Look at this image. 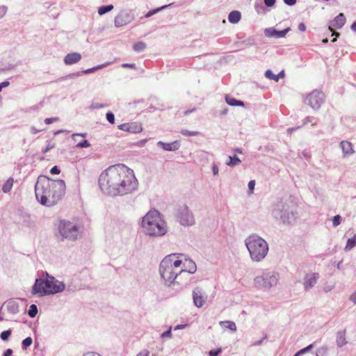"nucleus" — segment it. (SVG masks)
Wrapping results in <instances>:
<instances>
[{"instance_id":"nucleus-52","label":"nucleus","mask_w":356,"mask_h":356,"mask_svg":"<svg viewBox=\"0 0 356 356\" xmlns=\"http://www.w3.org/2000/svg\"><path fill=\"white\" fill-rule=\"evenodd\" d=\"M10 85V82L8 81H5L0 83V92L2 90L3 88H6Z\"/></svg>"},{"instance_id":"nucleus-4","label":"nucleus","mask_w":356,"mask_h":356,"mask_svg":"<svg viewBox=\"0 0 356 356\" xmlns=\"http://www.w3.org/2000/svg\"><path fill=\"white\" fill-rule=\"evenodd\" d=\"M271 214L282 223L291 225L298 217L297 205L291 197L283 198L273 205Z\"/></svg>"},{"instance_id":"nucleus-51","label":"nucleus","mask_w":356,"mask_h":356,"mask_svg":"<svg viewBox=\"0 0 356 356\" xmlns=\"http://www.w3.org/2000/svg\"><path fill=\"white\" fill-rule=\"evenodd\" d=\"M254 186H255V181L254 180H251L249 181L248 183V188L250 191H252L254 188Z\"/></svg>"},{"instance_id":"nucleus-33","label":"nucleus","mask_w":356,"mask_h":356,"mask_svg":"<svg viewBox=\"0 0 356 356\" xmlns=\"http://www.w3.org/2000/svg\"><path fill=\"white\" fill-rule=\"evenodd\" d=\"M113 9V5L102 6L98 8V13H99V15H104L106 13L112 10Z\"/></svg>"},{"instance_id":"nucleus-6","label":"nucleus","mask_w":356,"mask_h":356,"mask_svg":"<svg viewBox=\"0 0 356 356\" xmlns=\"http://www.w3.org/2000/svg\"><path fill=\"white\" fill-rule=\"evenodd\" d=\"M46 279L37 278L32 287V294L42 297L63 292L65 289L64 282L56 280L46 273Z\"/></svg>"},{"instance_id":"nucleus-11","label":"nucleus","mask_w":356,"mask_h":356,"mask_svg":"<svg viewBox=\"0 0 356 356\" xmlns=\"http://www.w3.org/2000/svg\"><path fill=\"white\" fill-rule=\"evenodd\" d=\"M325 99L324 94L317 90H313L305 99V103L314 110H318Z\"/></svg>"},{"instance_id":"nucleus-28","label":"nucleus","mask_w":356,"mask_h":356,"mask_svg":"<svg viewBox=\"0 0 356 356\" xmlns=\"http://www.w3.org/2000/svg\"><path fill=\"white\" fill-rule=\"evenodd\" d=\"M14 180L12 177H10L3 185L2 191L3 193H9L13 186Z\"/></svg>"},{"instance_id":"nucleus-60","label":"nucleus","mask_w":356,"mask_h":356,"mask_svg":"<svg viewBox=\"0 0 356 356\" xmlns=\"http://www.w3.org/2000/svg\"><path fill=\"white\" fill-rule=\"evenodd\" d=\"M91 107H92L93 109H97V108H103V107H104V105H103V104H102L95 103V104H92L91 105Z\"/></svg>"},{"instance_id":"nucleus-45","label":"nucleus","mask_w":356,"mask_h":356,"mask_svg":"<svg viewBox=\"0 0 356 356\" xmlns=\"http://www.w3.org/2000/svg\"><path fill=\"white\" fill-rule=\"evenodd\" d=\"M222 352L221 348H218L216 350H211L209 353V356H218V355Z\"/></svg>"},{"instance_id":"nucleus-50","label":"nucleus","mask_w":356,"mask_h":356,"mask_svg":"<svg viewBox=\"0 0 356 356\" xmlns=\"http://www.w3.org/2000/svg\"><path fill=\"white\" fill-rule=\"evenodd\" d=\"M87 136V134L86 133H83V134H73L72 135V138L73 140L76 141V136H82L83 138L86 137Z\"/></svg>"},{"instance_id":"nucleus-22","label":"nucleus","mask_w":356,"mask_h":356,"mask_svg":"<svg viewBox=\"0 0 356 356\" xmlns=\"http://www.w3.org/2000/svg\"><path fill=\"white\" fill-rule=\"evenodd\" d=\"M343 154L345 156L351 155L354 153L353 145L348 141H341L340 143Z\"/></svg>"},{"instance_id":"nucleus-59","label":"nucleus","mask_w":356,"mask_h":356,"mask_svg":"<svg viewBox=\"0 0 356 356\" xmlns=\"http://www.w3.org/2000/svg\"><path fill=\"white\" fill-rule=\"evenodd\" d=\"M83 356H102V355L95 352H88V353H85Z\"/></svg>"},{"instance_id":"nucleus-62","label":"nucleus","mask_w":356,"mask_h":356,"mask_svg":"<svg viewBox=\"0 0 356 356\" xmlns=\"http://www.w3.org/2000/svg\"><path fill=\"white\" fill-rule=\"evenodd\" d=\"M186 324H180V325H177V326L175 327L174 330H181V329H184L186 327Z\"/></svg>"},{"instance_id":"nucleus-23","label":"nucleus","mask_w":356,"mask_h":356,"mask_svg":"<svg viewBox=\"0 0 356 356\" xmlns=\"http://www.w3.org/2000/svg\"><path fill=\"white\" fill-rule=\"evenodd\" d=\"M336 343L338 347L341 348L347 343L346 339V330L339 331L337 333Z\"/></svg>"},{"instance_id":"nucleus-5","label":"nucleus","mask_w":356,"mask_h":356,"mask_svg":"<svg viewBox=\"0 0 356 356\" xmlns=\"http://www.w3.org/2000/svg\"><path fill=\"white\" fill-rule=\"evenodd\" d=\"M141 227L144 232L151 236H163L168 227L161 214L157 210H150L143 218Z\"/></svg>"},{"instance_id":"nucleus-48","label":"nucleus","mask_w":356,"mask_h":356,"mask_svg":"<svg viewBox=\"0 0 356 356\" xmlns=\"http://www.w3.org/2000/svg\"><path fill=\"white\" fill-rule=\"evenodd\" d=\"M58 119L57 118H46L44 120V122L47 124H51L54 122H56Z\"/></svg>"},{"instance_id":"nucleus-63","label":"nucleus","mask_w":356,"mask_h":356,"mask_svg":"<svg viewBox=\"0 0 356 356\" xmlns=\"http://www.w3.org/2000/svg\"><path fill=\"white\" fill-rule=\"evenodd\" d=\"M23 217L24 218V221L29 222L30 221V219H31V216L29 214L26 213H23Z\"/></svg>"},{"instance_id":"nucleus-7","label":"nucleus","mask_w":356,"mask_h":356,"mask_svg":"<svg viewBox=\"0 0 356 356\" xmlns=\"http://www.w3.org/2000/svg\"><path fill=\"white\" fill-rule=\"evenodd\" d=\"M245 243L253 261L259 262L266 257L268 252V244L261 237L257 235H250L245 239Z\"/></svg>"},{"instance_id":"nucleus-35","label":"nucleus","mask_w":356,"mask_h":356,"mask_svg":"<svg viewBox=\"0 0 356 356\" xmlns=\"http://www.w3.org/2000/svg\"><path fill=\"white\" fill-rule=\"evenodd\" d=\"M107 65H108V63H104V64L99 65H97V66H95L94 67L85 70L82 72L83 74H90V73L94 72L95 71H96L97 70L102 69L103 67H106Z\"/></svg>"},{"instance_id":"nucleus-54","label":"nucleus","mask_w":356,"mask_h":356,"mask_svg":"<svg viewBox=\"0 0 356 356\" xmlns=\"http://www.w3.org/2000/svg\"><path fill=\"white\" fill-rule=\"evenodd\" d=\"M349 299L351 302L356 305V291L351 294Z\"/></svg>"},{"instance_id":"nucleus-16","label":"nucleus","mask_w":356,"mask_h":356,"mask_svg":"<svg viewBox=\"0 0 356 356\" xmlns=\"http://www.w3.org/2000/svg\"><path fill=\"white\" fill-rule=\"evenodd\" d=\"M289 31L290 28H286L282 31H277L274 28H268L265 29L264 33L266 36L269 38H281L285 37Z\"/></svg>"},{"instance_id":"nucleus-39","label":"nucleus","mask_w":356,"mask_h":356,"mask_svg":"<svg viewBox=\"0 0 356 356\" xmlns=\"http://www.w3.org/2000/svg\"><path fill=\"white\" fill-rule=\"evenodd\" d=\"M11 332L12 331L10 330L3 331L0 334V338L3 341H7L8 340L10 336L11 335Z\"/></svg>"},{"instance_id":"nucleus-58","label":"nucleus","mask_w":356,"mask_h":356,"mask_svg":"<svg viewBox=\"0 0 356 356\" xmlns=\"http://www.w3.org/2000/svg\"><path fill=\"white\" fill-rule=\"evenodd\" d=\"M266 338V336H265L264 338H262L261 340H259V341H254L252 343V346H260L262 343H263V341Z\"/></svg>"},{"instance_id":"nucleus-9","label":"nucleus","mask_w":356,"mask_h":356,"mask_svg":"<svg viewBox=\"0 0 356 356\" xmlns=\"http://www.w3.org/2000/svg\"><path fill=\"white\" fill-rule=\"evenodd\" d=\"M280 274L275 270H265L254 279V286L261 291H268L277 286Z\"/></svg>"},{"instance_id":"nucleus-19","label":"nucleus","mask_w":356,"mask_h":356,"mask_svg":"<svg viewBox=\"0 0 356 356\" xmlns=\"http://www.w3.org/2000/svg\"><path fill=\"white\" fill-rule=\"evenodd\" d=\"M160 146L164 151L174 152L179 149L180 143L178 140H175L172 143H165L163 141H159L156 144Z\"/></svg>"},{"instance_id":"nucleus-32","label":"nucleus","mask_w":356,"mask_h":356,"mask_svg":"<svg viewBox=\"0 0 356 356\" xmlns=\"http://www.w3.org/2000/svg\"><path fill=\"white\" fill-rule=\"evenodd\" d=\"M146 48V44L144 42H138L133 46V49L135 51L142 52Z\"/></svg>"},{"instance_id":"nucleus-30","label":"nucleus","mask_w":356,"mask_h":356,"mask_svg":"<svg viewBox=\"0 0 356 356\" xmlns=\"http://www.w3.org/2000/svg\"><path fill=\"white\" fill-rule=\"evenodd\" d=\"M355 246H356V235H355L353 238L348 239L346 245L344 248V250L346 252L350 251Z\"/></svg>"},{"instance_id":"nucleus-18","label":"nucleus","mask_w":356,"mask_h":356,"mask_svg":"<svg viewBox=\"0 0 356 356\" xmlns=\"http://www.w3.org/2000/svg\"><path fill=\"white\" fill-rule=\"evenodd\" d=\"M131 17L127 13H121L118 15L115 18V26L116 27H121L130 23Z\"/></svg>"},{"instance_id":"nucleus-20","label":"nucleus","mask_w":356,"mask_h":356,"mask_svg":"<svg viewBox=\"0 0 356 356\" xmlns=\"http://www.w3.org/2000/svg\"><path fill=\"white\" fill-rule=\"evenodd\" d=\"M81 59V55L77 52L67 54L64 58L65 65H70L79 62Z\"/></svg>"},{"instance_id":"nucleus-38","label":"nucleus","mask_w":356,"mask_h":356,"mask_svg":"<svg viewBox=\"0 0 356 356\" xmlns=\"http://www.w3.org/2000/svg\"><path fill=\"white\" fill-rule=\"evenodd\" d=\"M265 76L268 79L273 80V81L277 82V76H276V75L274 74L273 72H272V70H267L265 72Z\"/></svg>"},{"instance_id":"nucleus-17","label":"nucleus","mask_w":356,"mask_h":356,"mask_svg":"<svg viewBox=\"0 0 356 356\" xmlns=\"http://www.w3.org/2000/svg\"><path fill=\"white\" fill-rule=\"evenodd\" d=\"M346 21L343 13H339L333 20L330 22L329 29L333 31L334 29H339L345 24Z\"/></svg>"},{"instance_id":"nucleus-12","label":"nucleus","mask_w":356,"mask_h":356,"mask_svg":"<svg viewBox=\"0 0 356 356\" xmlns=\"http://www.w3.org/2000/svg\"><path fill=\"white\" fill-rule=\"evenodd\" d=\"M192 295L193 303L197 307H202L206 302L207 296L200 286H197L193 290Z\"/></svg>"},{"instance_id":"nucleus-57","label":"nucleus","mask_w":356,"mask_h":356,"mask_svg":"<svg viewBox=\"0 0 356 356\" xmlns=\"http://www.w3.org/2000/svg\"><path fill=\"white\" fill-rule=\"evenodd\" d=\"M123 67H129L132 69H136V65L133 63H123L122 65Z\"/></svg>"},{"instance_id":"nucleus-10","label":"nucleus","mask_w":356,"mask_h":356,"mask_svg":"<svg viewBox=\"0 0 356 356\" xmlns=\"http://www.w3.org/2000/svg\"><path fill=\"white\" fill-rule=\"evenodd\" d=\"M177 220L184 227L192 226L195 222L193 212L186 205L179 207L177 213Z\"/></svg>"},{"instance_id":"nucleus-31","label":"nucleus","mask_w":356,"mask_h":356,"mask_svg":"<svg viewBox=\"0 0 356 356\" xmlns=\"http://www.w3.org/2000/svg\"><path fill=\"white\" fill-rule=\"evenodd\" d=\"M328 348L326 346L319 347L316 350V356H327Z\"/></svg>"},{"instance_id":"nucleus-34","label":"nucleus","mask_w":356,"mask_h":356,"mask_svg":"<svg viewBox=\"0 0 356 356\" xmlns=\"http://www.w3.org/2000/svg\"><path fill=\"white\" fill-rule=\"evenodd\" d=\"M38 307L35 304L31 305L28 310V314L31 318H34L38 314Z\"/></svg>"},{"instance_id":"nucleus-14","label":"nucleus","mask_w":356,"mask_h":356,"mask_svg":"<svg viewBox=\"0 0 356 356\" xmlns=\"http://www.w3.org/2000/svg\"><path fill=\"white\" fill-rule=\"evenodd\" d=\"M180 270H183L181 273V276L188 274H193L196 272L197 266L195 263L191 259H185L182 261V264L180 266Z\"/></svg>"},{"instance_id":"nucleus-49","label":"nucleus","mask_w":356,"mask_h":356,"mask_svg":"<svg viewBox=\"0 0 356 356\" xmlns=\"http://www.w3.org/2000/svg\"><path fill=\"white\" fill-rule=\"evenodd\" d=\"M276 0H264V3L268 7H271L275 3Z\"/></svg>"},{"instance_id":"nucleus-42","label":"nucleus","mask_w":356,"mask_h":356,"mask_svg":"<svg viewBox=\"0 0 356 356\" xmlns=\"http://www.w3.org/2000/svg\"><path fill=\"white\" fill-rule=\"evenodd\" d=\"M341 222V217L339 215L334 216L332 219V225L334 227H337Z\"/></svg>"},{"instance_id":"nucleus-2","label":"nucleus","mask_w":356,"mask_h":356,"mask_svg":"<svg viewBox=\"0 0 356 356\" xmlns=\"http://www.w3.org/2000/svg\"><path fill=\"white\" fill-rule=\"evenodd\" d=\"M65 183L62 179H51L40 176L35 185V193L38 201L42 205L51 207L65 195Z\"/></svg>"},{"instance_id":"nucleus-46","label":"nucleus","mask_w":356,"mask_h":356,"mask_svg":"<svg viewBox=\"0 0 356 356\" xmlns=\"http://www.w3.org/2000/svg\"><path fill=\"white\" fill-rule=\"evenodd\" d=\"M313 348H314V345L309 344L307 347H305L300 350V353H302V355H304V354L308 353L309 350H311Z\"/></svg>"},{"instance_id":"nucleus-41","label":"nucleus","mask_w":356,"mask_h":356,"mask_svg":"<svg viewBox=\"0 0 356 356\" xmlns=\"http://www.w3.org/2000/svg\"><path fill=\"white\" fill-rule=\"evenodd\" d=\"M161 338L171 339L172 337V327H170L168 330H166L165 332H163L161 334Z\"/></svg>"},{"instance_id":"nucleus-64","label":"nucleus","mask_w":356,"mask_h":356,"mask_svg":"<svg viewBox=\"0 0 356 356\" xmlns=\"http://www.w3.org/2000/svg\"><path fill=\"white\" fill-rule=\"evenodd\" d=\"M13 354V350L10 348L7 349L3 354V356H11Z\"/></svg>"},{"instance_id":"nucleus-29","label":"nucleus","mask_w":356,"mask_h":356,"mask_svg":"<svg viewBox=\"0 0 356 356\" xmlns=\"http://www.w3.org/2000/svg\"><path fill=\"white\" fill-rule=\"evenodd\" d=\"M173 3H170V4H168V5H164V6H162L159 8H155V9H153L152 10H149L146 15H145V17H150L152 16H153L154 15L158 13L159 12L171 6Z\"/></svg>"},{"instance_id":"nucleus-56","label":"nucleus","mask_w":356,"mask_h":356,"mask_svg":"<svg viewBox=\"0 0 356 356\" xmlns=\"http://www.w3.org/2000/svg\"><path fill=\"white\" fill-rule=\"evenodd\" d=\"M297 0H284L285 4L288 6H293L296 3Z\"/></svg>"},{"instance_id":"nucleus-1","label":"nucleus","mask_w":356,"mask_h":356,"mask_svg":"<svg viewBox=\"0 0 356 356\" xmlns=\"http://www.w3.org/2000/svg\"><path fill=\"white\" fill-rule=\"evenodd\" d=\"M98 182L102 192L111 197L131 194L138 188L134 171L122 163L111 165L103 171Z\"/></svg>"},{"instance_id":"nucleus-27","label":"nucleus","mask_w":356,"mask_h":356,"mask_svg":"<svg viewBox=\"0 0 356 356\" xmlns=\"http://www.w3.org/2000/svg\"><path fill=\"white\" fill-rule=\"evenodd\" d=\"M241 162V159L236 156H229L226 165L230 167H234Z\"/></svg>"},{"instance_id":"nucleus-36","label":"nucleus","mask_w":356,"mask_h":356,"mask_svg":"<svg viewBox=\"0 0 356 356\" xmlns=\"http://www.w3.org/2000/svg\"><path fill=\"white\" fill-rule=\"evenodd\" d=\"M180 133L183 136H196L200 134L199 131H188L187 129H181Z\"/></svg>"},{"instance_id":"nucleus-55","label":"nucleus","mask_w":356,"mask_h":356,"mask_svg":"<svg viewBox=\"0 0 356 356\" xmlns=\"http://www.w3.org/2000/svg\"><path fill=\"white\" fill-rule=\"evenodd\" d=\"M218 167L216 164H213L212 165V172L214 175H217L218 174Z\"/></svg>"},{"instance_id":"nucleus-43","label":"nucleus","mask_w":356,"mask_h":356,"mask_svg":"<svg viewBox=\"0 0 356 356\" xmlns=\"http://www.w3.org/2000/svg\"><path fill=\"white\" fill-rule=\"evenodd\" d=\"M55 147V143L52 141H48L47 147L42 150V153L46 154L50 149H53Z\"/></svg>"},{"instance_id":"nucleus-8","label":"nucleus","mask_w":356,"mask_h":356,"mask_svg":"<svg viewBox=\"0 0 356 356\" xmlns=\"http://www.w3.org/2000/svg\"><path fill=\"white\" fill-rule=\"evenodd\" d=\"M58 231L61 240L67 239L71 241L77 240L81 236V226L77 222L68 220H60L58 224Z\"/></svg>"},{"instance_id":"nucleus-15","label":"nucleus","mask_w":356,"mask_h":356,"mask_svg":"<svg viewBox=\"0 0 356 356\" xmlns=\"http://www.w3.org/2000/svg\"><path fill=\"white\" fill-rule=\"evenodd\" d=\"M118 129L132 134L140 133L143 131L142 124L138 122L124 123L118 125Z\"/></svg>"},{"instance_id":"nucleus-53","label":"nucleus","mask_w":356,"mask_h":356,"mask_svg":"<svg viewBox=\"0 0 356 356\" xmlns=\"http://www.w3.org/2000/svg\"><path fill=\"white\" fill-rule=\"evenodd\" d=\"M149 352L147 350H143L138 353L136 356H149Z\"/></svg>"},{"instance_id":"nucleus-25","label":"nucleus","mask_w":356,"mask_h":356,"mask_svg":"<svg viewBox=\"0 0 356 356\" xmlns=\"http://www.w3.org/2000/svg\"><path fill=\"white\" fill-rule=\"evenodd\" d=\"M241 18V13L238 10H233L228 15V20L232 24L238 23Z\"/></svg>"},{"instance_id":"nucleus-37","label":"nucleus","mask_w":356,"mask_h":356,"mask_svg":"<svg viewBox=\"0 0 356 356\" xmlns=\"http://www.w3.org/2000/svg\"><path fill=\"white\" fill-rule=\"evenodd\" d=\"M33 343V339L31 337H28L25 338L22 342V349L26 350L28 347H29Z\"/></svg>"},{"instance_id":"nucleus-13","label":"nucleus","mask_w":356,"mask_h":356,"mask_svg":"<svg viewBox=\"0 0 356 356\" xmlns=\"http://www.w3.org/2000/svg\"><path fill=\"white\" fill-rule=\"evenodd\" d=\"M320 278L318 273H308L303 279V286L305 291L312 289L317 283Z\"/></svg>"},{"instance_id":"nucleus-26","label":"nucleus","mask_w":356,"mask_h":356,"mask_svg":"<svg viewBox=\"0 0 356 356\" xmlns=\"http://www.w3.org/2000/svg\"><path fill=\"white\" fill-rule=\"evenodd\" d=\"M225 101L227 104L232 106H244L243 102L237 100L229 95H226Z\"/></svg>"},{"instance_id":"nucleus-40","label":"nucleus","mask_w":356,"mask_h":356,"mask_svg":"<svg viewBox=\"0 0 356 356\" xmlns=\"http://www.w3.org/2000/svg\"><path fill=\"white\" fill-rule=\"evenodd\" d=\"M90 146V143L87 140H83L76 145L78 148H87Z\"/></svg>"},{"instance_id":"nucleus-47","label":"nucleus","mask_w":356,"mask_h":356,"mask_svg":"<svg viewBox=\"0 0 356 356\" xmlns=\"http://www.w3.org/2000/svg\"><path fill=\"white\" fill-rule=\"evenodd\" d=\"M50 172L52 175H58L60 172V170L56 165H55L53 168H51V169L50 170Z\"/></svg>"},{"instance_id":"nucleus-61","label":"nucleus","mask_w":356,"mask_h":356,"mask_svg":"<svg viewBox=\"0 0 356 356\" xmlns=\"http://www.w3.org/2000/svg\"><path fill=\"white\" fill-rule=\"evenodd\" d=\"M298 29L300 31H305L306 30V26L304 23H300L298 24Z\"/></svg>"},{"instance_id":"nucleus-3","label":"nucleus","mask_w":356,"mask_h":356,"mask_svg":"<svg viewBox=\"0 0 356 356\" xmlns=\"http://www.w3.org/2000/svg\"><path fill=\"white\" fill-rule=\"evenodd\" d=\"M181 254L174 253L165 257L159 265V273L166 286H170L175 282L180 284L179 279L181 277L180 266L182 260L179 259Z\"/></svg>"},{"instance_id":"nucleus-44","label":"nucleus","mask_w":356,"mask_h":356,"mask_svg":"<svg viewBox=\"0 0 356 356\" xmlns=\"http://www.w3.org/2000/svg\"><path fill=\"white\" fill-rule=\"evenodd\" d=\"M106 120L111 123V124H113L115 122V115L113 113L111 112H108L106 113Z\"/></svg>"},{"instance_id":"nucleus-21","label":"nucleus","mask_w":356,"mask_h":356,"mask_svg":"<svg viewBox=\"0 0 356 356\" xmlns=\"http://www.w3.org/2000/svg\"><path fill=\"white\" fill-rule=\"evenodd\" d=\"M7 311L12 314H16L19 312V305L14 300H9L5 302Z\"/></svg>"},{"instance_id":"nucleus-24","label":"nucleus","mask_w":356,"mask_h":356,"mask_svg":"<svg viewBox=\"0 0 356 356\" xmlns=\"http://www.w3.org/2000/svg\"><path fill=\"white\" fill-rule=\"evenodd\" d=\"M220 325L225 329H228L232 332H235L237 330L236 323L232 321H220Z\"/></svg>"}]
</instances>
